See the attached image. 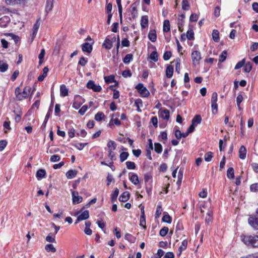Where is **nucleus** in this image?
<instances>
[{
    "label": "nucleus",
    "mask_w": 258,
    "mask_h": 258,
    "mask_svg": "<svg viewBox=\"0 0 258 258\" xmlns=\"http://www.w3.org/2000/svg\"><path fill=\"white\" fill-rule=\"evenodd\" d=\"M241 239L244 243L248 247H258L257 235H243L241 236Z\"/></svg>",
    "instance_id": "1"
},
{
    "label": "nucleus",
    "mask_w": 258,
    "mask_h": 258,
    "mask_svg": "<svg viewBox=\"0 0 258 258\" xmlns=\"http://www.w3.org/2000/svg\"><path fill=\"white\" fill-rule=\"evenodd\" d=\"M136 89L138 90V92L143 97H147L150 95L149 91L142 83L138 84L136 86Z\"/></svg>",
    "instance_id": "2"
},
{
    "label": "nucleus",
    "mask_w": 258,
    "mask_h": 258,
    "mask_svg": "<svg viewBox=\"0 0 258 258\" xmlns=\"http://www.w3.org/2000/svg\"><path fill=\"white\" fill-rule=\"evenodd\" d=\"M192 64L194 66L198 64L202 59L200 52L195 50L192 52L191 54Z\"/></svg>",
    "instance_id": "3"
},
{
    "label": "nucleus",
    "mask_w": 258,
    "mask_h": 258,
    "mask_svg": "<svg viewBox=\"0 0 258 258\" xmlns=\"http://www.w3.org/2000/svg\"><path fill=\"white\" fill-rule=\"evenodd\" d=\"M87 87L89 89H92L95 92H100L102 88L100 86L97 85L93 81H89L87 84Z\"/></svg>",
    "instance_id": "4"
},
{
    "label": "nucleus",
    "mask_w": 258,
    "mask_h": 258,
    "mask_svg": "<svg viewBox=\"0 0 258 258\" xmlns=\"http://www.w3.org/2000/svg\"><path fill=\"white\" fill-rule=\"evenodd\" d=\"M72 195L73 204L76 205L82 202L83 198L79 196L78 192L72 191Z\"/></svg>",
    "instance_id": "5"
},
{
    "label": "nucleus",
    "mask_w": 258,
    "mask_h": 258,
    "mask_svg": "<svg viewBox=\"0 0 258 258\" xmlns=\"http://www.w3.org/2000/svg\"><path fill=\"white\" fill-rule=\"evenodd\" d=\"M89 217V211L85 210L81 213L77 217V219L75 222V224H77L78 222L86 220Z\"/></svg>",
    "instance_id": "6"
},
{
    "label": "nucleus",
    "mask_w": 258,
    "mask_h": 258,
    "mask_svg": "<svg viewBox=\"0 0 258 258\" xmlns=\"http://www.w3.org/2000/svg\"><path fill=\"white\" fill-rule=\"evenodd\" d=\"M82 99L79 95L75 96V101L73 104V107L76 109H79L84 101H82Z\"/></svg>",
    "instance_id": "7"
},
{
    "label": "nucleus",
    "mask_w": 258,
    "mask_h": 258,
    "mask_svg": "<svg viewBox=\"0 0 258 258\" xmlns=\"http://www.w3.org/2000/svg\"><path fill=\"white\" fill-rule=\"evenodd\" d=\"M116 40L115 37H113L111 39L108 38H106L103 44V46L107 49H110L112 46V43L115 42Z\"/></svg>",
    "instance_id": "8"
},
{
    "label": "nucleus",
    "mask_w": 258,
    "mask_h": 258,
    "mask_svg": "<svg viewBox=\"0 0 258 258\" xmlns=\"http://www.w3.org/2000/svg\"><path fill=\"white\" fill-rule=\"evenodd\" d=\"M139 5L138 2L134 3L131 7V13L133 19H135L138 17L137 6Z\"/></svg>",
    "instance_id": "9"
},
{
    "label": "nucleus",
    "mask_w": 258,
    "mask_h": 258,
    "mask_svg": "<svg viewBox=\"0 0 258 258\" xmlns=\"http://www.w3.org/2000/svg\"><path fill=\"white\" fill-rule=\"evenodd\" d=\"M248 223L254 229L258 230V217H250L248 219Z\"/></svg>",
    "instance_id": "10"
},
{
    "label": "nucleus",
    "mask_w": 258,
    "mask_h": 258,
    "mask_svg": "<svg viewBox=\"0 0 258 258\" xmlns=\"http://www.w3.org/2000/svg\"><path fill=\"white\" fill-rule=\"evenodd\" d=\"M119 113H116L114 114H112V118L110 121L109 124L110 125L112 124H115L117 125H119L120 124V120L117 118V117L119 116Z\"/></svg>",
    "instance_id": "11"
},
{
    "label": "nucleus",
    "mask_w": 258,
    "mask_h": 258,
    "mask_svg": "<svg viewBox=\"0 0 258 258\" xmlns=\"http://www.w3.org/2000/svg\"><path fill=\"white\" fill-rule=\"evenodd\" d=\"M39 26H40V23L39 22V21H37L34 24L33 27L32 29L33 32H32V34L31 35L32 40L35 37V36L37 33Z\"/></svg>",
    "instance_id": "12"
},
{
    "label": "nucleus",
    "mask_w": 258,
    "mask_h": 258,
    "mask_svg": "<svg viewBox=\"0 0 258 258\" xmlns=\"http://www.w3.org/2000/svg\"><path fill=\"white\" fill-rule=\"evenodd\" d=\"M83 51L90 53L92 50V46L88 42L83 43L82 45Z\"/></svg>",
    "instance_id": "13"
},
{
    "label": "nucleus",
    "mask_w": 258,
    "mask_h": 258,
    "mask_svg": "<svg viewBox=\"0 0 258 258\" xmlns=\"http://www.w3.org/2000/svg\"><path fill=\"white\" fill-rule=\"evenodd\" d=\"M246 149L244 146H241L239 150V157L241 159H244L246 157Z\"/></svg>",
    "instance_id": "14"
},
{
    "label": "nucleus",
    "mask_w": 258,
    "mask_h": 258,
    "mask_svg": "<svg viewBox=\"0 0 258 258\" xmlns=\"http://www.w3.org/2000/svg\"><path fill=\"white\" fill-rule=\"evenodd\" d=\"M148 17L147 16H143L141 18V26L142 29H144L148 26Z\"/></svg>",
    "instance_id": "15"
},
{
    "label": "nucleus",
    "mask_w": 258,
    "mask_h": 258,
    "mask_svg": "<svg viewBox=\"0 0 258 258\" xmlns=\"http://www.w3.org/2000/svg\"><path fill=\"white\" fill-rule=\"evenodd\" d=\"M53 7V0H47L45 6V12L48 14L51 11Z\"/></svg>",
    "instance_id": "16"
},
{
    "label": "nucleus",
    "mask_w": 258,
    "mask_h": 258,
    "mask_svg": "<svg viewBox=\"0 0 258 258\" xmlns=\"http://www.w3.org/2000/svg\"><path fill=\"white\" fill-rule=\"evenodd\" d=\"M149 39L153 42L156 41L157 39V35L155 30H151L148 34Z\"/></svg>",
    "instance_id": "17"
},
{
    "label": "nucleus",
    "mask_w": 258,
    "mask_h": 258,
    "mask_svg": "<svg viewBox=\"0 0 258 258\" xmlns=\"http://www.w3.org/2000/svg\"><path fill=\"white\" fill-rule=\"evenodd\" d=\"M130 196L129 192L124 191L119 197V200L122 202H125L129 199Z\"/></svg>",
    "instance_id": "18"
},
{
    "label": "nucleus",
    "mask_w": 258,
    "mask_h": 258,
    "mask_svg": "<svg viewBox=\"0 0 258 258\" xmlns=\"http://www.w3.org/2000/svg\"><path fill=\"white\" fill-rule=\"evenodd\" d=\"M68 89L64 85H61L60 87V95L61 97H66L68 95Z\"/></svg>",
    "instance_id": "19"
},
{
    "label": "nucleus",
    "mask_w": 258,
    "mask_h": 258,
    "mask_svg": "<svg viewBox=\"0 0 258 258\" xmlns=\"http://www.w3.org/2000/svg\"><path fill=\"white\" fill-rule=\"evenodd\" d=\"M78 171L76 170H70L66 174L68 179H72L77 174Z\"/></svg>",
    "instance_id": "20"
},
{
    "label": "nucleus",
    "mask_w": 258,
    "mask_h": 258,
    "mask_svg": "<svg viewBox=\"0 0 258 258\" xmlns=\"http://www.w3.org/2000/svg\"><path fill=\"white\" fill-rule=\"evenodd\" d=\"M160 116L166 120H168L169 118V111L168 110L165 109L160 111Z\"/></svg>",
    "instance_id": "21"
},
{
    "label": "nucleus",
    "mask_w": 258,
    "mask_h": 258,
    "mask_svg": "<svg viewBox=\"0 0 258 258\" xmlns=\"http://www.w3.org/2000/svg\"><path fill=\"white\" fill-rule=\"evenodd\" d=\"M48 71L49 69L47 67H44L43 69L42 75H40L38 77V81L39 82L42 81L44 80V79L47 76Z\"/></svg>",
    "instance_id": "22"
},
{
    "label": "nucleus",
    "mask_w": 258,
    "mask_h": 258,
    "mask_svg": "<svg viewBox=\"0 0 258 258\" xmlns=\"http://www.w3.org/2000/svg\"><path fill=\"white\" fill-rule=\"evenodd\" d=\"M28 0H5L6 3L9 5H15L18 4H24Z\"/></svg>",
    "instance_id": "23"
},
{
    "label": "nucleus",
    "mask_w": 258,
    "mask_h": 258,
    "mask_svg": "<svg viewBox=\"0 0 258 258\" xmlns=\"http://www.w3.org/2000/svg\"><path fill=\"white\" fill-rule=\"evenodd\" d=\"M45 175L46 171L44 169H40L37 171L36 176L38 179H40L44 178Z\"/></svg>",
    "instance_id": "24"
},
{
    "label": "nucleus",
    "mask_w": 258,
    "mask_h": 258,
    "mask_svg": "<svg viewBox=\"0 0 258 258\" xmlns=\"http://www.w3.org/2000/svg\"><path fill=\"white\" fill-rule=\"evenodd\" d=\"M173 73V67L170 65L168 66L166 70V75L168 78L172 77Z\"/></svg>",
    "instance_id": "25"
},
{
    "label": "nucleus",
    "mask_w": 258,
    "mask_h": 258,
    "mask_svg": "<svg viewBox=\"0 0 258 258\" xmlns=\"http://www.w3.org/2000/svg\"><path fill=\"white\" fill-rule=\"evenodd\" d=\"M130 181L135 185H137L139 183V180L137 174L133 173L130 177Z\"/></svg>",
    "instance_id": "26"
},
{
    "label": "nucleus",
    "mask_w": 258,
    "mask_h": 258,
    "mask_svg": "<svg viewBox=\"0 0 258 258\" xmlns=\"http://www.w3.org/2000/svg\"><path fill=\"white\" fill-rule=\"evenodd\" d=\"M202 118L200 115H196L192 119V124L197 126L201 122Z\"/></svg>",
    "instance_id": "27"
},
{
    "label": "nucleus",
    "mask_w": 258,
    "mask_h": 258,
    "mask_svg": "<svg viewBox=\"0 0 258 258\" xmlns=\"http://www.w3.org/2000/svg\"><path fill=\"white\" fill-rule=\"evenodd\" d=\"M163 30L164 32H168L170 30V25L169 20H165L163 23Z\"/></svg>",
    "instance_id": "28"
},
{
    "label": "nucleus",
    "mask_w": 258,
    "mask_h": 258,
    "mask_svg": "<svg viewBox=\"0 0 258 258\" xmlns=\"http://www.w3.org/2000/svg\"><path fill=\"white\" fill-rule=\"evenodd\" d=\"M133 59L132 54H127L123 58V62L125 64H128Z\"/></svg>",
    "instance_id": "29"
},
{
    "label": "nucleus",
    "mask_w": 258,
    "mask_h": 258,
    "mask_svg": "<svg viewBox=\"0 0 258 258\" xmlns=\"http://www.w3.org/2000/svg\"><path fill=\"white\" fill-rule=\"evenodd\" d=\"M8 69V64L2 60H0V71L6 72Z\"/></svg>",
    "instance_id": "30"
},
{
    "label": "nucleus",
    "mask_w": 258,
    "mask_h": 258,
    "mask_svg": "<svg viewBox=\"0 0 258 258\" xmlns=\"http://www.w3.org/2000/svg\"><path fill=\"white\" fill-rule=\"evenodd\" d=\"M121 0H116V3H117V7H118V12H119V18H120V22H122V8L121 4Z\"/></svg>",
    "instance_id": "31"
},
{
    "label": "nucleus",
    "mask_w": 258,
    "mask_h": 258,
    "mask_svg": "<svg viewBox=\"0 0 258 258\" xmlns=\"http://www.w3.org/2000/svg\"><path fill=\"white\" fill-rule=\"evenodd\" d=\"M227 176L230 179H233L234 177V171L232 167H229L227 172Z\"/></svg>",
    "instance_id": "32"
},
{
    "label": "nucleus",
    "mask_w": 258,
    "mask_h": 258,
    "mask_svg": "<svg viewBox=\"0 0 258 258\" xmlns=\"http://www.w3.org/2000/svg\"><path fill=\"white\" fill-rule=\"evenodd\" d=\"M135 105L137 108V111L138 112H141V107L143 106L142 100L141 99H138L135 101Z\"/></svg>",
    "instance_id": "33"
},
{
    "label": "nucleus",
    "mask_w": 258,
    "mask_h": 258,
    "mask_svg": "<svg viewBox=\"0 0 258 258\" xmlns=\"http://www.w3.org/2000/svg\"><path fill=\"white\" fill-rule=\"evenodd\" d=\"M45 249L47 252H55L56 250V248L51 244H47L45 246Z\"/></svg>",
    "instance_id": "34"
},
{
    "label": "nucleus",
    "mask_w": 258,
    "mask_h": 258,
    "mask_svg": "<svg viewBox=\"0 0 258 258\" xmlns=\"http://www.w3.org/2000/svg\"><path fill=\"white\" fill-rule=\"evenodd\" d=\"M154 150L156 153L158 154L161 153L162 151V145L159 143H155L154 144Z\"/></svg>",
    "instance_id": "35"
},
{
    "label": "nucleus",
    "mask_w": 258,
    "mask_h": 258,
    "mask_svg": "<svg viewBox=\"0 0 258 258\" xmlns=\"http://www.w3.org/2000/svg\"><path fill=\"white\" fill-rule=\"evenodd\" d=\"M212 37L215 42H218L219 40V33L217 30H214L213 31Z\"/></svg>",
    "instance_id": "36"
},
{
    "label": "nucleus",
    "mask_w": 258,
    "mask_h": 258,
    "mask_svg": "<svg viewBox=\"0 0 258 258\" xmlns=\"http://www.w3.org/2000/svg\"><path fill=\"white\" fill-rule=\"evenodd\" d=\"M105 117V115L103 112H98L95 115V119L96 121H101L103 118Z\"/></svg>",
    "instance_id": "37"
},
{
    "label": "nucleus",
    "mask_w": 258,
    "mask_h": 258,
    "mask_svg": "<svg viewBox=\"0 0 258 258\" xmlns=\"http://www.w3.org/2000/svg\"><path fill=\"white\" fill-rule=\"evenodd\" d=\"M152 178V175L151 173H146L144 175V180H145V183L146 184L147 183L151 184Z\"/></svg>",
    "instance_id": "38"
},
{
    "label": "nucleus",
    "mask_w": 258,
    "mask_h": 258,
    "mask_svg": "<svg viewBox=\"0 0 258 258\" xmlns=\"http://www.w3.org/2000/svg\"><path fill=\"white\" fill-rule=\"evenodd\" d=\"M15 95H16V98L18 100H22L23 99L22 93L21 92V90L19 87H17L16 88Z\"/></svg>",
    "instance_id": "39"
},
{
    "label": "nucleus",
    "mask_w": 258,
    "mask_h": 258,
    "mask_svg": "<svg viewBox=\"0 0 258 258\" xmlns=\"http://www.w3.org/2000/svg\"><path fill=\"white\" fill-rule=\"evenodd\" d=\"M119 194V190L117 188H115V189L113 191L112 194H111V201L112 202H114L116 200L117 198L118 197Z\"/></svg>",
    "instance_id": "40"
},
{
    "label": "nucleus",
    "mask_w": 258,
    "mask_h": 258,
    "mask_svg": "<svg viewBox=\"0 0 258 258\" xmlns=\"http://www.w3.org/2000/svg\"><path fill=\"white\" fill-rule=\"evenodd\" d=\"M227 54V51L224 50L219 56V61L221 62L224 61L226 59Z\"/></svg>",
    "instance_id": "41"
},
{
    "label": "nucleus",
    "mask_w": 258,
    "mask_h": 258,
    "mask_svg": "<svg viewBox=\"0 0 258 258\" xmlns=\"http://www.w3.org/2000/svg\"><path fill=\"white\" fill-rule=\"evenodd\" d=\"M31 88L29 87H25L23 92L22 93V95L23 97V99L26 98L29 95V92L30 91Z\"/></svg>",
    "instance_id": "42"
},
{
    "label": "nucleus",
    "mask_w": 258,
    "mask_h": 258,
    "mask_svg": "<svg viewBox=\"0 0 258 258\" xmlns=\"http://www.w3.org/2000/svg\"><path fill=\"white\" fill-rule=\"evenodd\" d=\"M187 245V241L186 240H183L181 243V245L179 246L178 248V251H180V252H182V251L186 249Z\"/></svg>",
    "instance_id": "43"
},
{
    "label": "nucleus",
    "mask_w": 258,
    "mask_h": 258,
    "mask_svg": "<svg viewBox=\"0 0 258 258\" xmlns=\"http://www.w3.org/2000/svg\"><path fill=\"white\" fill-rule=\"evenodd\" d=\"M129 154L126 152H123L120 153L119 158L121 162L124 161L128 157Z\"/></svg>",
    "instance_id": "44"
},
{
    "label": "nucleus",
    "mask_w": 258,
    "mask_h": 258,
    "mask_svg": "<svg viewBox=\"0 0 258 258\" xmlns=\"http://www.w3.org/2000/svg\"><path fill=\"white\" fill-rule=\"evenodd\" d=\"M184 20L183 19H181L180 18L178 19V28L179 29V31L180 32H182L183 31V26L184 25Z\"/></svg>",
    "instance_id": "45"
},
{
    "label": "nucleus",
    "mask_w": 258,
    "mask_h": 258,
    "mask_svg": "<svg viewBox=\"0 0 258 258\" xmlns=\"http://www.w3.org/2000/svg\"><path fill=\"white\" fill-rule=\"evenodd\" d=\"M158 55L157 52L156 51H154L151 53L150 58L154 62H156L158 61Z\"/></svg>",
    "instance_id": "46"
},
{
    "label": "nucleus",
    "mask_w": 258,
    "mask_h": 258,
    "mask_svg": "<svg viewBox=\"0 0 258 258\" xmlns=\"http://www.w3.org/2000/svg\"><path fill=\"white\" fill-rule=\"evenodd\" d=\"M186 37L189 40H192L194 38V33L192 30H188L186 32Z\"/></svg>",
    "instance_id": "47"
},
{
    "label": "nucleus",
    "mask_w": 258,
    "mask_h": 258,
    "mask_svg": "<svg viewBox=\"0 0 258 258\" xmlns=\"http://www.w3.org/2000/svg\"><path fill=\"white\" fill-rule=\"evenodd\" d=\"M162 209L161 206L158 205L157 206V209H156L155 215V218H158L160 216V215L162 213Z\"/></svg>",
    "instance_id": "48"
},
{
    "label": "nucleus",
    "mask_w": 258,
    "mask_h": 258,
    "mask_svg": "<svg viewBox=\"0 0 258 258\" xmlns=\"http://www.w3.org/2000/svg\"><path fill=\"white\" fill-rule=\"evenodd\" d=\"M52 112V110L51 109L49 108L46 116H45V119H44V120L43 121V125L45 126L47 121H48V120L49 119V118L50 117L51 114V113Z\"/></svg>",
    "instance_id": "49"
},
{
    "label": "nucleus",
    "mask_w": 258,
    "mask_h": 258,
    "mask_svg": "<svg viewBox=\"0 0 258 258\" xmlns=\"http://www.w3.org/2000/svg\"><path fill=\"white\" fill-rule=\"evenodd\" d=\"M251 68L252 63L250 62H248L244 66V71L246 73H249L250 72Z\"/></svg>",
    "instance_id": "50"
},
{
    "label": "nucleus",
    "mask_w": 258,
    "mask_h": 258,
    "mask_svg": "<svg viewBox=\"0 0 258 258\" xmlns=\"http://www.w3.org/2000/svg\"><path fill=\"white\" fill-rule=\"evenodd\" d=\"M104 80L105 82L107 84L111 83L115 81L114 77L112 75L105 77Z\"/></svg>",
    "instance_id": "51"
},
{
    "label": "nucleus",
    "mask_w": 258,
    "mask_h": 258,
    "mask_svg": "<svg viewBox=\"0 0 258 258\" xmlns=\"http://www.w3.org/2000/svg\"><path fill=\"white\" fill-rule=\"evenodd\" d=\"M107 147L109 148V150H115L116 145L114 141L110 140L107 143Z\"/></svg>",
    "instance_id": "52"
},
{
    "label": "nucleus",
    "mask_w": 258,
    "mask_h": 258,
    "mask_svg": "<svg viewBox=\"0 0 258 258\" xmlns=\"http://www.w3.org/2000/svg\"><path fill=\"white\" fill-rule=\"evenodd\" d=\"M162 221L164 222L171 223L172 219L171 217L168 214H165L162 217Z\"/></svg>",
    "instance_id": "53"
},
{
    "label": "nucleus",
    "mask_w": 258,
    "mask_h": 258,
    "mask_svg": "<svg viewBox=\"0 0 258 258\" xmlns=\"http://www.w3.org/2000/svg\"><path fill=\"white\" fill-rule=\"evenodd\" d=\"M169 229L167 227H163L159 232L160 235L161 236H165L166 235L168 232Z\"/></svg>",
    "instance_id": "54"
},
{
    "label": "nucleus",
    "mask_w": 258,
    "mask_h": 258,
    "mask_svg": "<svg viewBox=\"0 0 258 258\" xmlns=\"http://www.w3.org/2000/svg\"><path fill=\"white\" fill-rule=\"evenodd\" d=\"M140 225L141 226L143 227L144 229H146V226L145 215H141Z\"/></svg>",
    "instance_id": "55"
},
{
    "label": "nucleus",
    "mask_w": 258,
    "mask_h": 258,
    "mask_svg": "<svg viewBox=\"0 0 258 258\" xmlns=\"http://www.w3.org/2000/svg\"><path fill=\"white\" fill-rule=\"evenodd\" d=\"M126 165L128 169H135L136 167L135 163L132 161H127L126 162Z\"/></svg>",
    "instance_id": "56"
},
{
    "label": "nucleus",
    "mask_w": 258,
    "mask_h": 258,
    "mask_svg": "<svg viewBox=\"0 0 258 258\" xmlns=\"http://www.w3.org/2000/svg\"><path fill=\"white\" fill-rule=\"evenodd\" d=\"M182 8L184 10H188L189 9V5L187 0H183L182 2Z\"/></svg>",
    "instance_id": "57"
},
{
    "label": "nucleus",
    "mask_w": 258,
    "mask_h": 258,
    "mask_svg": "<svg viewBox=\"0 0 258 258\" xmlns=\"http://www.w3.org/2000/svg\"><path fill=\"white\" fill-rule=\"evenodd\" d=\"M124 238L126 240L134 243L135 241V238L130 234L127 233L125 235Z\"/></svg>",
    "instance_id": "58"
},
{
    "label": "nucleus",
    "mask_w": 258,
    "mask_h": 258,
    "mask_svg": "<svg viewBox=\"0 0 258 258\" xmlns=\"http://www.w3.org/2000/svg\"><path fill=\"white\" fill-rule=\"evenodd\" d=\"M213 157V153L211 152H207L205 155V160L207 162H210Z\"/></svg>",
    "instance_id": "59"
},
{
    "label": "nucleus",
    "mask_w": 258,
    "mask_h": 258,
    "mask_svg": "<svg viewBox=\"0 0 258 258\" xmlns=\"http://www.w3.org/2000/svg\"><path fill=\"white\" fill-rule=\"evenodd\" d=\"M46 240L48 242H55V235L53 237L51 235V233H49L46 237Z\"/></svg>",
    "instance_id": "60"
},
{
    "label": "nucleus",
    "mask_w": 258,
    "mask_h": 258,
    "mask_svg": "<svg viewBox=\"0 0 258 258\" xmlns=\"http://www.w3.org/2000/svg\"><path fill=\"white\" fill-rule=\"evenodd\" d=\"M250 189L252 192H258V182L252 184L250 186Z\"/></svg>",
    "instance_id": "61"
},
{
    "label": "nucleus",
    "mask_w": 258,
    "mask_h": 258,
    "mask_svg": "<svg viewBox=\"0 0 258 258\" xmlns=\"http://www.w3.org/2000/svg\"><path fill=\"white\" fill-rule=\"evenodd\" d=\"M244 63H245V59L244 58L242 60H241L237 63V64L235 66L234 69L235 70H238V69L241 68V67H242L244 66Z\"/></svg>",
    "instance_id": "62"
},
{
    "label": "nucleus",
    "mask_w": 258,
    "mask_h": 258,
    "mask_svg": "<svg viewBox=\"0 0 258 258\" xmlns=\"http://www.w3.org/2000/svg\"><path fill=\"white\" fill-rule=\"evenodd\" d=\"M88 62V59L87 58H85L84 57H82L79 62L78 64L82 66H85L87 63Z\"/></svg>",
    "instance_id": "63"
},
{
    "label": "nucleus",
    "mask_w": 258,
    "mask_h": 258,
    "mask_svg": "<svg viewBox=\"0 0 258 258\" xmlns=\"http://www.w3.org/2000/svg\"><path fill=\"white\" fill-rule=\"evenodd\" d=\"M211 107L213 113L214 114L217 113L218 111V104L217 102L211 103Z\"/></svg>",
    "instance_id": "64"
}]
</instances>
